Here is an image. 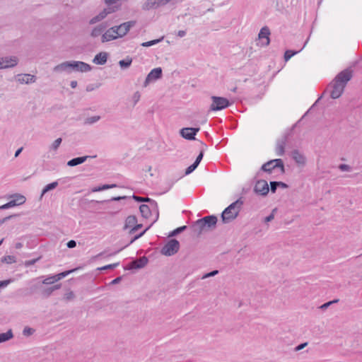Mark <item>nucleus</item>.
Returning <instances> with one entry per match:
<instances>
[{
    "instance_id": "obj_1",
    "label": "nucleus",
    "mask_w": 362,
    "mask_h": 362,
    "mask_svg": "<svg viewBox=\"0 0 362 362\" xmlns=\"http://www.w3.org/2000/svg\"><path fill=\"white\" fill-rule=\"evenodd\" d=\"M352 76L353 71L350 68L345 69L335 76L327 88V89H331L330 96L332 98L337 99L341 95Z\"/></svg>"
},
{
    "instance_id": "obj_2",
    "label": "nucleus",
    "mask_w": 362,
    "mask_h": 362,
    "mask_svg": "<svg viewBox=\"0 0 362 362\" xmlns=\"http://www.w3.org/2000/svg\"><path fill=\"white\" fill-rule=\"evenodd\" d=\"M218 219L214 215L204 216L196 221L191 226L192 230L197 235L202 234L205 229L213 230L216 228Z\"/></svg>"
},
{
    "instance_id": "obj_3",
    "label": "nucleus",
    "mask_w": 362,
    "mask_h": 362,
    "mask_svg": "<svg viewBox=\"0 0 362 362\" xmlns=\"http://www.w3.org/2000/svg\"><path fill=\"white\" fill-rule=\"evenodd\" d=\"M243 205V201L241 198L230 204L226 207L221 214V219L224 223H229L235 219Z\"/></svg>"
},
{
    "instance_id": "obj_4",
    "label": "nucleus",
    "mask_w": 362,
    "mask_h": 362,
    "mask_svg": "<svg viewBox=\"0 0 362 362\" xmlns=\"http://www.w3.org/2000/svg\"><path fill=\"white\" fill-rule=\"evenodd\" d=\"M211 104L209 107V112L222 110L229 107L233 103L226 98L215 95L211 96Z\"/></svg>"
},
{
    "instance_id": "obj_5",
    "label": "nucleus",
    "mask_w": 362,
    "mask_h": 362,
    "mask_svg": "<svg viewBox=\"0 0 362 362\" xmlns=\"http://www.w3.org/2000/svg\"><path fill=\"white\" fill-rule=\"evenodd\" d=\"M279 168L281 173H285L284 161L281 158L271 160L262 165L261 170L271 173L274 170Z\"/></svg>"
},
{
    "instance_id": "obj_6",
    "label": "nucleus",
    "mask_w": 362,
    "mask_h": 362,
    "mask_svg": "<svg viewBox=\"0 0 362 362\" xmlns=\"http://www.w3.org/2000/svg\"><path fill=\"white\" fill-rule=\"evenodd\" d=\"M180 243L176 239H170L161 248L160 252L165 256H172L176 254L180 250Z\"/></svg>"
},
{
    "instance_id": "obj_7",
    "label": "nucleus",
    "mask_w": 362,
    "mask_h": 362,
    "mask_svg": "<svg viewBox=\"0 0 362 362\" xmlns=\"http://www.w3.org/2000/svg\"><path fill=\"white\" fill-rule=\"evenodd\" d=\"M135 24L136 21H130L124 22L118 26H114L112 28H114L115 33H116L118 37H122L129 31L131 28L135 25Z\"/></svg>"
},
{
    "instance_id": "obj_8",
    "label": "nucleus",
    "mask_w": 362,
    "mask_h": 362,
    "mask_svg": "<svg viewBox=\"0 0 362 362\" xmlns=\"http://www.w3.org/2000/svg\"><path fill=\"white\" fill-rule=\"evenodd\" d=\"M70 71L88 72L91 70V66L87 63L80 61H69Z\"/></svg>"
},
{
    "instance_id": "obj_9",
    "label": "nucleus",
    "mask_w": 362,
    "mask_h": 362,
    "mask_svg": "<svg viewBox=\"0 0 362 362\" xmlns=\"http://www.w3.org/2000/svg\"><path fill=\"white\" fill-rule=\"evenodd\" d=\"M162 77V69L160 67L153 69L147 75L144 86L146 87L152 81H156Z\"/></svg>"
},
{
    "instance_id": "obj_10",
    "label": "nucleus",
    "mask_w": 362,
    "mask_h": 362,
    "mask_svg": "<svg viewBox=\"0 0 362 362\" xmlns=\"http://www.w3.org/2000/svg\"><path fill=\"white\" fill-rule=\"evenodd\" d=\"M254 191L256 194L263 196L267 195L269 191L267 182L264 180H259L257 181L254 187Z\"/></svg>"
},
{
    "instance_id": "obj_11",
    "label": "nucleus",
    "mask_w": 362,
    "mask_h": 362,
    "mask_svg": "<svg viewBox=\"0 0 362 362\" xmlns=\"http://www.w3.org/2000/svg\"><path fill=\"white\" fill-rule=\"evenodd\" d=\"M199 129V127H185L180 130V135L185 139L194 140L195 136Z\"/></svg>"
},
{
    "instance_id": "obj_12",
    "label": "nucleus",
    "mask_w": 362,
    "mask_h": 362,
    "mask_svg": "<svg viewBox=\"0 0 362 362\" xmlns=\"http://www.w3.org/2000/svg\"><path fill=\"white\" fill-rule=\"evenodd\" d=\"M290 133H287L284 135L280 139L276 141V153L279 156H281L285 153V146L288 141V137Z\"/></svg>"
},
{
    "instance_id": "obj_13",
    "label": "nucleus",
    "mask_w": 362,
    "mask_h": 362,
    "mask_svg": "<svg viewBox=\"0 0 362 362\" xmlns=\"http://www.w3.org/2000/svg\"><path fill=\"white\" fill-rule=\"evenodd\" d=\"M1 64H2V69H7L14 67L18 64V58L15 56L5 57L0 58Z\"/></svg>"
},
{
    "instance_id": "obj_14",
    "label": "nucleus",
    "mask_w": 362,
    "mask_h": 362,
    "mask_svg": "<svg viewBox=\"0 0 362 362\" xmlns=\"http://www.w3.org/2000/svg\"><path fill=\"white\" fill-rule=\"evenodd\" d=\"M148 259L146 257L143 256L130 262L128 269H141L148 264Z\"/></svg>"
},
{
    "instance_id": "obj_15",
    "label": "nucleus",
    "mask_w": 362,
    "mask_h": 362,
    "mask_svg": "<svg viewBox=\"0 0 362 362\" xmlns=\"http://www.w3.org/2000/svg\"><path fill=\"white\" fill-rule=\"evenodd\" d=\"M270 30L268 27H263L259 33V38L262 41L263 45H268L270 42L269 40Z\"/></svg>"
},
{
    "instance_id": "obj_16",
    "label": "nucleus",
    "mask_w": 362,
    "mask_h": 362,
    "mask_svg": "<svg viewBox=\"0 0 362 362\" xmlns=\"http://www.w3.org/2000/svg\"><path fill=\"white\" fill-rule=\"evenodd\" d=\"M107 57L108 54L107 52H101L95 56L93 62L95 64L103 65L107 62Z\"/></svg>"
},
{
    "instance_id": "obj_17",
    "label": "nucleus",
    "mask_w": 362,
    "mask_h": 362,
    "mask_svg": "<svg viewBox=\"0 0 362 362\" xmlns=\"http://www.w3.org/2000/svg\"><path fill=\"white\" fill-rule=\"evenodd\" d=\"M118 38V36L115 33L114 28L112 27L102 35V42H105Z\"/></svg>"
},
{
    "instance_id": "obj_18",
    "label": "nucleus",
    "mask_w": 362,
    "mask_h": 362,
    "mask_svg": "<svg viewBox=\"0 0 362 362\" xmlns=\"http://www.w3.org/2000/svg\"><path fill=\"white\" fill-rule=\"evenodd\" d=\"M18 81L21 83H31L35 81V76L34 75L25 74H19L17 76Z\"/></svg>"
},
{
    "instance_id": "obj_19",
    "label": "nucleus",
    "mask_w": 362,
    "mask_h": 362,
    "mask_svg": "<svg viewBox=\"0 0 362 362\" xmlns=\"http://www.w3.org/2000/svg\"><path fill=\"white\" fill-rule=\"evenodd\" d=\"M159 6H160V1H158V0H147L142 5L141 8L144 11H149L151 9L157 8Z\"/></svg>"
},
{
    "instance_id": "obj_20",
    "label": "nucleus",
    "mask_w": 362,
    "mask_h": 362,
    "mask_svg": "<svg viewBox=\"0 0 362 362\" xmlns=\"http://www.w3.org/2000/svg\"><path fill=\"white\" fill-rule=\"evenodd\" d=\"M69 61L62 62L57 66H55L53 69V71L56 73H62L66 71L67 73H71L70 66H69Z\"/></svg>"
},
{
    "instance_id": "obj_21",
    "label": "nucleus",
    "mask_w": 362,
    "mask_h": 362,
    "mask_svg": "<svg viewBox=\"0 0 362 362\" xmlns=\"http://www.w3.org/2000/svg\"><path fill=\"white\" fill-rule=\"evenodd\" d=\"M292 158L299 165L305 163V156L298 150H293L291 153Z\"/></svg>"
},
{
    "instance_id": "obj_22",
    "label": "nucleus",
    "mask_w": 362,
    "mask_h": 362,
    "mask_svg": "<svg viewBox=\"0 0 362 362\" xmlns=\"http://www.w3.org/2000/svg\"><path fill=\"white\" fill-rule=\"evenodd\" d=\"M88 158H89L88 156H85L72 158L71 160L68 161L67 165L70 166V167H74V166L80 165V164L84 163L87 160Z\"/></svg>"
},
{
    "instance_id": "obj_23",
    "label": "nucleus",
    "mask_w": 362,
    "mask_h": 362,
    "mask_svg": "<svg viewBox=\"0 0 362 362\" xmlns=\"http://www.w3.org/2000/svg\"><path fill=\"white\" fill-rule=\"evenodd\" d=\"M61 288V284H57V285H54L53 286H51V287H49V288H44L42 291H41V295L43 298H48L49 296H50L52 295V293L55 291V290H58Z\"/></svg>"
},
{
    "instance_id": "obj_24",
    "label": "nucleus",
    "mask_w": 362,
    "mask_h": 362,
    "mask_svg": "<svg viewBox=\"0 0 362 362\" xmlns=\"http://www.w3.org/2000/svg\"><path fill=\"white\" fill-rule=\"evenodd\" d=\"M137 223V218L135 216H129L125 220L124 230L127 228H132Z\"/></svg>"
},
{
    "instance_id": "obj_25",
    "label": "nucleus",
    "mask_w": 362,
    "mask_h": 362,
    "mask_svg": "<svg viewBox=\"0 0 362 362\" xmlns=\"http://www.w3.org/2000/svg\"><path fill=\"white\" fill-rule=\"evenodd\" d=\"M117 8L118 7L117 6H108L107 8H104L99 13V16H100V18L104 19L108 14L115 12Z\"/></svg>"
},
{
    "instance_id": "obj_26",
    "label": "nucleus",
    "mask_w": 362,
    "mask_h": 362,
    "mask_svg": "<svg viewBox=\"0 0 362 362\" xmlns=\"http://www.w3.org/2000/svg\"><path fill=\"white\" fill-rule=\"evenodd\" d=\"M307 43V41L305 42L303 46L299 49V50H297V51H295V50H291V49H288L284 53V60L286 62L288 61L293 56H294L295 54H298V52H300L303 48L305 46Z\"/></svg>"
},
{
    "instance_id": "obj_27",
    "label": "nucleus",
    "mask_w": 362,
    "mask_h": 362,
    "mask_svg": "<svg viewBox=\"0 0 362 362\" xmlns=\"http://www.w3.org/2000/svg\"><path fill=\"white\" fill-rule=\"evenodd\" d=\"M139 211L141 214V216L145 218H148L151 215V209L149 206L147 204H141L139 206Z\"/></svg>"
},
{
    "instance_id": "obj_28",
    "label": "nucleus",
    "mask_w": 362,
    "mask_h": 362,
    "mask_svg": "<svg viewBox=\"0 0 362 362\" xmlns=\"http://www.w3.org/2000/svg\"><path fill=\"white\" fill-rule=\"evenodd\" d=\"M13 337V334L11 329H8L5 333L0 334V343L5 342Z\"/></svg>"
},
{
    "instance_id": "obj_29",
    "label": "nucleus",
    "mask_w": 362,
    "mask_h": 362,
    "mask_svg": "<svg viewBox=\"0 0 362 362\" xmlns=\"http://www.w3.org/2000/svg\"><path fill=\"white\" fill-rule=\"evenodd\" d=\"M12 197L13 198V199H12L11 201L15 202L16 206L24 204L26 200L25 197L20 194H15L12 196Z\"/></svg>"
},
{
    "instance_id": "obj_30",
    "label": "nucleus",
    "mask_w": 362,
    "mask_h": 362,
    "mask_svg": "<svg viewBox=\"0 0 362 362\" xmlns=\"http://www.w3.org/2000/svg\"><path fill=\"white\" fill-rule=\"evenodd\" d=\"M104 30H105V27L101 25H100L94 28L92 30L91 36L93 37H98L100 35H103V33L104 32Z\"/></svg>"
},
{
    "instance_id": "obj_31",
    "label": "nucleus",
    "mask_w": 362,
    "mask_h": 362,
    "mask_svg": "<svg viewBox=\"0 0 362 362\" xmlns=\"http://www.w3.org/2000/svg\"><path fill=\"white\" fill-rule=\"evenodd\" d=\"M132 59L130 57H127L124 59L119 62V65L122 69H127L132 64Z\"/></svg>"
},
{
    "instance_id": "obj_32",
    "label": "nucleus",
    "mask_w": 362,
    "mask_h": 362,
    "mask_svg": "<svg viewBox=\"0 0 362 362\" xmlns=\"http://www.w3.org/2000/svg\"><path fill=\"white\" fill-rule=\"evenodd\" d=\"M133 197L138 202H150L151 204V205L157 206L156 202L154 201V200L151 199L148 197H138V196H135V195H134Z\"/></svg>"
},
{
    "instance_id": "obj_33",
    "label": "nucleus",
    "mask_w": 362,
    "mask_h": 362,
    "mask_svg": "<svg viewBox=\"0 0 362 362\" xmlns=\"http://www.w3.org/2000/svg\"><path fill=\"white\" fill-rule=\"evenodd\" d=\"M59 183L58 181H55L53 182H51L48 185H47L42 191L41 196H43L45 194H46L47 192L52 190L55 189L58 186Z\"/></svg>"
},
{
    "instance_id": "obj_34",
    "label": "nucleus",
    "mask_w": 362,
    "mask_h": 362,
    "mask_svg": "<svg viewBox=\"0 0 362 362\" xmlns=\"http://www.w3.org/2000/svg\"><path fill=\"white\" fill-rule=\"evenodd\" d=\"M77 269H78V268H75V269H70V270H67V271L61 272V273L55 275V278L57 279V281H58L61 280L62 279L66 277L67 275H69V274L76 271Z\"/></svg>"
},
{
    "instance_id": "obj_35",
    "label": "nucleus",
    "mask_w": 362,
    "mask_h": 362,
    "mask_svg": "<svg viewBox=\"0 0 362 362\" xmlns=\"http://www.w3.org/2000/svg\"><path fill=\"white\" fill-rule=\"evenodd\" d=\"M77 269H78V268H75V269H70V270H67V271L61 272V273L55 275V278L57 279V281H58L61 280L62 279L66 277L67 275H69V274L76 271Z\"/></svg>"
},
{
    "instance_id": "obj_36",
    "label": "nucleus",
    "mask_w": 362,
    "mask_h": 362,
    "mask_svg": "<svg viewBox=\"0 0 362 362\" xmlns=\"http://www.w3.org/2000/svg\"><path fill=\"white\" fill-rule=\"evenodd\" d=\"M77 269H78V268H75V269H70V270H67V271L61 272V273L55 275V278L57 279V281H58L61 280L62 279L66 277L67 275H69V274L76 271Z\"/></svg>"
},
{
    "instance_id": "obj_37",
    "label": "nucleus",
    "mask_w": 362,
    "mask_h": 362,
    "mask_svg": "<svg viewBox=\"0 0 362 362\" xmlns=\"http://www.w3.org/2000/svg\"><path fill=\"white\" fill-rule=\"evenodd\" d=\"M77 269H78V268H75V269H70V270H67V271L61 272V273L55 275V278L57 279V281H58L61 280L62 279L66 277L67 275H69V274L76 271Z\"/></svg>"
},
{
    "instance_id": "obj_38",
    "label": "nucleus",
    "mask_w": 362,
    "mask_h": 362,
    "mask_svg": "<svg viewBox=\"0 0 362 362\" xmlns=\"http://www.w3.org/2000/svg\"><path fill=\"white\" fill-rule=\"evenodd\" d=\"M164 37H161L159 39H156V40H150V41H148V42H143L141 44V45L142 47H151V46H153V45H155L159 42H160L161 41H163Z\"/></svg>"
},
{
    "instance_id": "obj_39",
    "label": "nucleus",
    "mask_w": 362,
    "mask_h": 362,
    "mask_svg": "<svg viewBox=\"0 0 362 362\" xmlns=\"http://www.w3.org/2000/svg\"><path fill=\"white\" fill-rule=\"evenodd\" d=\"M1 261L4 263L12 264L16 262V258L13 255H6L1 258Z\"/></svg>"
},
{
    "instance_id": "obj_40",
    "label": "nucleus",
    "mask_w": 362,
    "mask_h": 362,
    "mask_svg": "<svg viewBox=\"0 0 362 362\" xmlns=\"http://www.w3.org/2000/svg\"><path fill=\"white\" fill-rule=\"evenodd\" d=\"M117 187L116 184H112V185H103L102 186L95 187L93 189V192H100L105 189H108L111 188H115Z\"/></svg>"
},
{
    "instance_id": "obj_41",
    "label": "nucleus",
    "mask_w": 362,
    "mask_h": 362,
    "mask_svg": "<svg viewBox=\"0 0 362 362\" xmlns=\"http://www.w3.org/2000/svg\"><path fill=\"white\" fill-rule=\"evenodd\" d=\"M100 119V116L95 115L90 117H88L85 120V124H92Z\"/></svg>"
},
{
    "instance_id": "obj_42",
    "label": "nucleus",
    "mask_w": 362,
    "mask_h": 362,
    "mask_svg": "<svg viewBox=\"0 0 362 362\" xmlns=\"http://www.w3.org/2000/svg\"><path fill=\"white\" fill-rule=\"evenodd\" d=\"M187 226H182L173 230L169 235V236H175L187 229Z\"/></svg>"
},
{
    "instance_id": "obj_43",
    "label": "nucleus",
    "mask_w": 362,
    "mask_h": 362,
    "mask_svg": "<svg viewBox=\"0 0 362 362\" xmlns=\"http://www.w3.org/2000/svg\"><path fill=\"white\" fill-rule=\"evenodd\" d=\"M62 138L57 139L50 146V150L57 151L62 144Z\"/></svg>"
},
{
    "instance_id": "obj_44",
    "label": "nucleus",
    "mask_w": 362,
    "mask_h": 362,
    "mask_svg": "<svg viewBox=\"0 0 362 362\" xmlns=\"http://www.w3.org/2000/svg\"><path fill=\"white\" fill-rule=\"evenodd\" d=\"M42 258L41 256H39L38 257L33 259L26 260L24 262V265L26 267H29L33 264H35L36 262H37L40 259Z\"/></svg>"
},
{
    "instance_id": "obj_45",
    "label": "nucleus",
    "mask_w": 362,
    "mask_h": 362,
    "mask_svg": "<svg viewBox=\"0 0 362 362\" xmlns=\"http://www.w3.org/2000/svg\"><path fill=\"white\" fill-rule=\"evenodd\" d=\"M57 281V279L55 278V275L50 276L47 277L42 281V284H51Z\"/></svg>"
},
{
    "instance_id": "obj_46",
    "label": "nucleus",
    "mask_w": 362,
    "mask_h": 362,
    "mask_svg": "<svg viewBox=\"0 0 362 362\" xmlns=\"http://www.w3.org/2000/svg\"><path fill=\"white\" fill-rule=\"evenodd\" d=\"M75 294L73 291H70L67 293H66L64 296V299L66 301H70L74 299Z\"/></svg>"
},
{
    "instance_id": "obj_47",
    "label": "nucleus",
    "mask_w": 362,
    "mask_h": 362,
    "mask_svg": "<svg viewBox=\"0 0 362 362\" xmlns=\"http://www.w3.org/2000/svg\"><path fill=\"white\" fill-rule=\"evenodd\" d=\"M16 206V203L14 201H9L8 202L6 203L5 204H3L0 206V210L1 209H7L11 207Z\"/></svg>"
},
{
    "instance_id": "obj_48",
    "label": "nucleus",
    "mask_w": 362,
    "mask_h": 362,
    "mask_svg": "<svg viewBox=\"0 0 362 362\" xmlns=\"http://www.w3.org/2000/svg\"><path fill=\"white\" fill-rule=\"evenodd\" d=\"M122 250V248H121V249H119V250H118L117 251H115L113 252L109 253V254H107L106 251H103V252L99 253L97 255V257H102V256L111 257V256H114L116 254H117L118 252H119Z\"/></svg>"
},
{
    "instance_id": "obj_49",
    "label": "nucleus",
    "mask_w": 362,
    "mask_h": 362,
    "mask_svg": "<svg viewBox=\"0 0 362 362\" xmlns=\"http://www.w3.org/2000/svg\"><path fill=\"white\" fill-rule=\"evenodd\" d=\"M119 264V262L110 264H107L104 267H102L99 268L98 269H100V270L113 269L116 268Z\"/></svg>"
},
{
    "instance_id": "obj_50",
    "label": "nucleus",
    "mask_w": 362,
    "mask_h": 362,
    "mask_svg": "<svg viewBox=\"0 0 362 362\" xmlns=\"http://www.w3.org/2000/svg\"><path fill=\"white\" fill-rule=\"evenodd\" d=\"M35 332V329L31 328V327H25L23 330V335L25 336H30L32 335L33 333Z\"/></svg>"
},
{
    "instance_id": "obj_51",
    "label": "nucleus",
    "mask_w": 362,
    "mask_h": 362,
    "mask_svg": "<svg viewBox=\"0 0 362 362\" xmlns=\"http://www.w3.org/2000/svg\"><path fill=\"white\" fill-rule=\"evenodd\" d=\"M338 168L341 171H346V172H350L352 170L351 167L350 165H347V164H340L338 166Z\"/></svg>"
},
{
    "instance_id": "obj_52",
    "label": "nucleus",
    "mask_w": 362,
    "mask_h": 362,
    "mask_svg": "<svg viewBox=\"0 0 362 362\" xmlns=\"http://www.w3.org/2000/svg\"><path fill=\"white\" fill-rule=\"evenodd\" d=\"M198 167V165H196L194 163L189 165L185 170V175H189L190 173H192Z\"/></svg>"
},
{
    "instance_id": "obj_53",
    "label": "nucleus",
    "mask_w": 362,
    "mask_h": 362,
    "mask_svg": "<svg viewBox=\"0 0 362 362\" xmlns=\"http://www.w3.org/2000/svg\"><path fill=\"white\" fill-rule=\"evenodd\" d=\"M148 229V228H146L144 230H143L142 232H141L139 234L135 235L130 241V243L127 245L125 247L128 246L129 245L132 244V243H134L136 240H137L138 238H141L145 233L146 231Z\"/></svg>"
},
{
    "instance_id": "obj_54",
    "label": "nucleus",
    "mask_w": 362,
    "mask_h": 362,
    "mask_svg": "<svg viewBox=\"0 0 362 362\" xmlns=\"http://www.w3.org/2000/svg\"><path fill=\"white\" fill-rule=\"evenodd\" d=\"M203 156H204V151H201L199 154L197 156L195 161L194 162V163L196 165H199L200 162L202 161V158H203Z\"/></svg>"
},
{
    "instance_id": "obj_55",
    "label": "nucleus",
    "mask_w": 362,
    "mask_h": 362,
    "mask_svg": "<svg viewBox=\"0 0 362 362\" xmlns=\"http://www.w3.org/2000/svg\"><path fill=\"white\" fill-rule=\"evenodd\" d=\"M218 273V270H214L211 272H209V273H206L203 276H202V279H206V278H209V277H211V276H214L215 275H216Z\"/></svg>"
},
{
    "instance_id": "obj_56",
    "label": "nucleus",
    "mask_w": 362,
    "mask_h": 362,
    "mask_svg": "<svg viewBox=\"0 0 362 362\" xmlns=\"http://www.w3.org/2000/svg\"><path fill=\"white\" fill-rule=\"evenodd\" d=\"M278 186L276 184V181L270 182V189L272 193H275L276 191Z\"/></svg>"
},
{
    "instance_id": "obj_57",
    "label": "nucleus",
    "mask_w": 362,
    "mask_h": 362,
    "mask_svg": "<svg viewBox=\"0 0 362 362\" xmlns=\"http://www.w3.org/2000/svg\"><path fill=\"white\" fill-rule=\"evenodd\" d=\"M142 227V224L141 223H136L135 226L130 229L129 230V233L130 234H133L134 233H135L136 230H138L139 229H140Z\"/></svg>"
},
{
    "instance_id": "obj_58",
    "label": "nucleus",
    "mask_w": 362,
    "mask_h": 362,
    "mask_svg": "<svg viewBox=\"0 0 362 362\" xmlns=\"http://www.w3.org/2000/svg\"><path fill=\"white\" fill-rule=\"evenodd\" d=\"M276 211V209H274L272 211V213L271 214H269V216L265 217L264 222L268 223V222L272 221L274 219V212Z\"/></svg>"
},
{
    "instance_id": "obj_59",
    "label": "nucleus",
    "mask_w": 362,
    "mask_h": 362,
    "mask_svg": "<svg viewBox=\"0 0 362 362\" xmlns=\"http://www.w3.org/2000/svg\"><path fill=\"white\" fill-rule=\"evenodd\" d=\"M12 279H7L4 281H0V288L6 287L11 282H12Z\"/></svg>"
},
{
    "instance_id": "obj_60",
    "label": "nucleus",
    "mask_w": 362,
    "mask_h": 362,
    "mask_svg": "<svg viewBox=\"0 0 362 362\" xmlns=\"http://www.w3.org/2000/svg\"><path fill=\"white\" fill-rule=\"evenodd\" d=\"M337 301H338V300H334L327 302V303L322 304L320 306V308L322 310H325V309L327 308L331 304H332L333 303H336Z\"/></svg>"
},
{
    "instance_id": "obj_61",
    "label": "nucleus",
    "mask_w": 362,
    "mask_h": 362,
    "mask_svg": "<svg viewBox=\"0 0 362 362\" xmlns=\"http://www.w3.org/2000/svg\"><path fill=\"white\" fill-rule=\"evenodd\" d=\"M103 19L100 18V16L98 15H97L96 16L92 18L90 20V24H94L97 22H99L100 21H102Z\"/></svg>"
},
{
    "instance_id": "obj_62",
    "label": "nucleus",
    "mask_w": 362,
    "mask_h": 362,
    "mask_svg": "<svg viewBox=\"0 0 362 362\" xmlns=\"http://www.w3.org/2000/svg\"><path fill=\"white\" fill-rule=\"evenodd\" d=\"M66 245L69 248H74L76 246V242L74 240H71L67 243Z\"/></svg>"
},
{
    "instance_id": "obj_63",
    "label": "nucleus",
    "mask_w": 362,
    "mask_h": 362,
    "mask_svg": "<svg viewBox=\"0 0 362 362\" xmlns=\"http://www.w3.org/2000/svg\"><path fill=\"white\" fill-rule=\"evenodd\" d=\"M276 184L278 187H280L283 189H286L288 187V185L283 182L276 181Z\"/></svg>"
},
{
    "instance_id": "obj_64",
    "label": "nucleus",
    "mask_w": 362,
    "mask_h": 362,
    "mask_svg": "<svg viewBox=\"0 0 362 362\" xmlns=\"http://www.w3.org/2000/svg\"><path fill=\"white\" fill-rule=\"evenodd\" d=\"M122 279V276H118V277L115 278V279H113L110 282V284H112V285L117 284H118V283H119L121 281Z\"/></svg>"
}]
</instances>
